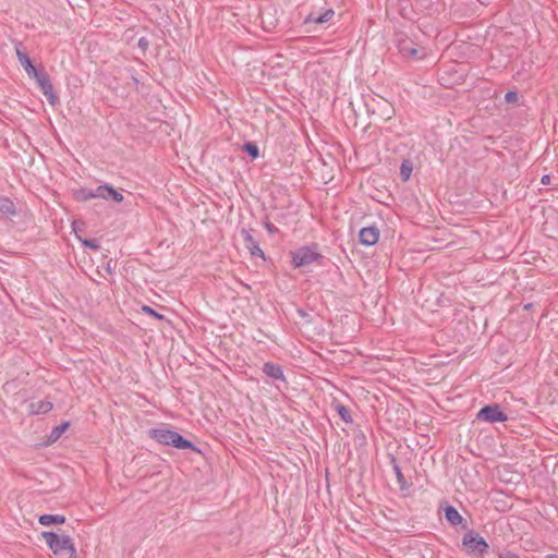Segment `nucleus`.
<instances>
[{
    "mask_svg": "<svg viewBox=\"0 0 558 558\" xmlns=\"http://www.w3.org/2000/svg\"><path fill=\"white\" fill-rule=\"evenodd\" d=\"M41 536L56 556L60 558H77L74 543L69 535L43 532Z\"/></svg>",
    "mask_w": 558,
    "mask_h": 558,
    "instance_id": "nucleus-1",
    "label": "nucleus"
},
{
    "mask_svg": "<svg viewBox=\"0 0 558 558\" xmlns=\"http://www.w3.org/2000/svg\"><path fill=\"white\" fill-rule=\"evenodd\" d=\"M150 438L161 445L172 446L178 449H191L199 452L197 447L190 440L182 437L179 433L167 428H151L148 432Z\"/></svg>",
    "mask_w": 558,
    "mask_h": 558,
    "instance_id": "nucleus-2",
    "label": "nucleus"
},
{
    "mask_svg": "<svg viewBox=\"0 0 558 558\" xmlns=\"http://www.w3.org/2000/svg\"><path fill=\"white\" fill-rule=\"evenodd\" d=\"M291 255L292 264L298 268L308 266L315 262L320 264L324 258L323 255L317 252V245L302 246L292 252Z\"/></svg>",
    "mask_w": 558,
    "mask_h": 558,
    "instance_id": "nucleus-3",
    "label": "nucleus"
},
{
    "mask_svg": "<svg viewBox=\"0 0 558 558\" xmlns=\"http://www.w3.org/2000/svg\"><path fill=\"white\" fill-rule=\"evenodd\" d=\"M462 545L468 554L482 556L488 550L487 542L475 531H468L462 538Z\"/></svg>",
    "mask_w": 558,
    "mask_h": 558,
    "instance_id": "nucleus-4",
    "label": "nucleus"
},
{
    "mask_svg": "<svg viewBox=\"0 0 558 558\" xmlns=\"http://www.w3.org/2000/svg\"><path fill=\"white\" fill-rule=\"evenodd\" d=\"M478 421L488 423H501L508 421V415L500 409L499 404L483 407L476 414Z\"/></svg>",
    "mask_w": 558,
    "mask_h": 558,
    "instance_id": "nucleus-5",
    "label": "nucleus"
},
{
    "mask_svg": "<svg viewBox=\"0 0 558 558\" xmlns=\"http://www.w3.org/2000/svg\"><path fill=\"white\" fill-rule=\"evenodd\" d=\"M38 84L39 89L46 96L48 102L50 105H56L58 102V97L53 92V86L50 82V77L46 71L37 72V75H33Z\"/></svg>",
    "mask_w": 558,
    "mask_h": 558,
    "instance_id": "nucleus-6",
    "label": "nucleus"
},
{
    "mask_svg": "<svg viewBox=\"0 0 558 558\" xmlns=\"http://www.w3.org/2000/svg\"><path fill=\"white\" fill-rule=\"evenodd\" d=\"M241 235L244 240L245 247L250 251L252 256H259L262 258H265L264 252L259 247L258 242L253 238L250 230L242 229Z\"/></svg>",
    "mask_w": 558,
    "mask_h": 558,
    "instance_id": "nucleus-7",
    "label": "nucleus"
},
{
    "mask_svg": "<svg viewBox=\"0 0 558 558\" xmlns=\"http://www.w3.org/2000/svg\"><path fill=\"white\" fill-rule=\"evenodd\" d=\"M335 15L332 9H326L324 12L312 11L305 19L304 24H325L329 22Z\"/></svg>",
    "mask_w": 558,
    "mask_h": 558,
    "instance_id": "nucleus-8",
    "label": "nucleus"
},
{
    "mask_svg": "<svg viewBox=\"0 0 558 558\" xmlns=\"http://www.w3.org/2000/svg\"><path fill=\"white\" fill-rule=\"evenodd\" d=\"M359 236H360V242L363 245L371 246V245H374L377 243L378 238H379V231L375 227L362 228Z\"/></svg>",
    "mask_w": 558,
    "mask_h": 558,
    "instance_id": "nucleus-9",
    "label": "nucleus"
},
{
    "mask_svg": "<svg viewBox=\"0 0 558 558\" xmlns=\"http://www.w3.org/2000/svg\"><path fill=\"white\" fill-rule=\"evenodd\" d=\"M21 44H17L15 46V51H16V57L21 63V65L24 68V70L26 71V73L32 77L33 75H37V69L33 65L29 57L27 56L26 52H24L22 49H21Z\"/></svg>",
    "mask_w": 558,
    "mask_h": 558,
    "instance_id": "nucleus-10",
    "label": "nucleus"
},
{
    "mask_svg": "<svg viewBox=\"0 0 558 558\" xmlns=\"http://www.w3.org/2000/svg\"><path fill=\"white\" fill-rule=\"evenodd\" d=\"M263 372L274 379H281L284 380V375L282 367L278 364H274L271 362H267L263 366Z\"/></svg>",
    "mask_w": 558,
    "mask_h": 558,
    "instance_id": "nucleus-11",
    "label": "nucleus"
},
{
    "mask_svg": "<svg viewBox=\"0 0 558 558\" xmlns=\"http://www.w3.org/2000/svg\"><path fill=\"white\" fill-rule=\"evenodd\" d=\"M446 520L453 526L460 525L463 521V518L458 512V510L450 505H447L444 509Z\"/></svg>",
    "mask_w": 558,
    "mask_h": 558,
    "instance_id": "nucleus-12",
    "label": "nucleus"
},
{
    "mask_svg": "<svg viewBox=\"0 0 558 558\" xmlns=\"http://www.w3.org/2000/svg\"><path fill=\"white\" fill-rule=\"evenodd\" d=\"M52 409V402L49 400H39L29 404V412L32 414H46Z\"/></svg>",
    "mask_w": 558,
    "mask_h": 558,
    "instance_id": "nucleus-13",
    "label": "nucleus"
},
{
    "mask_svg": "<svg viewBox=\"0 0 558 558\" xmlns=\"http://www.w3.org/2000/svg\"><path fill=\"white\" fill-rule=\"evenodd\" d=\"M0 214L12 217L16 214L14 203L8 197H0Z\"/></svg>",
    "mask_w": 558,
    "mask_h": 558,
    "instance_id": "nucleus-14",
    "label": "nucleus"
},
{
    "mask_svg": "<svg viewBox=\"0 0 558 558\" xmlns=\"http://www.w3.org/2000/svg\"><path fill=\"white\" fill-rule=\"evenodd\" d=\"M65 522L64 515L59 514H43L39 517V523L41 525H50V524H63Z\"/></svg>",
    "mask_w": 558,
    "mask_h": 558,
    "instance_id": "nucleus-15",
    "label": "nucleus"
},
{
    "mask_svg": "<svg viewBox=\"0 0 558 558\" xmlns=\"http://www.w3.org/2000/svg\"><path fill=\"white\" fill-rule=\"evenodd\" d=\"M399 51L404 57H410L412 59H418L420 58L418 49L413 47V46H410V44L407 43V41H403V43L400 44Z\"/></svg>",
    "mask_w": 558,
    "mask_h": 558,
    "instance_id": "nucleus-16",
    "label": "nucleus"
},
{
    "mask_svg": "<svg viewBox=\"0 0 558 558\" xmlns=\"http://www.w3.org/2000/svg\"><path fill=\"white\" fill-rule=\"evenodd\" d=\"M69 426H70L69 422H63L60 425L53 427V429L51 430L49 438H48L49 441L50 442L57 441L62 436V434L68 429Z\"/></svg>",
    "mask_w": 558,
    "mask_h": 558,
    "instance_id": "nucleus-17",
    "label": "nucleus"
},
{
    "mask_svg": "<svg viewBox=\"0 0 558 558\" xmlns=\"http://www.w3.org/2000/svg\"><path fill=\"white\" fill-rule=\"evenodd\" d=\"M252 159H256L259 156V149L257 145L253 142H246L242 148Z\"/></svg>",
    "mask_w": 558,
    "mask_h": 558,
    "instance_id": "nucleus-18",
    "label": "nucleus"
},
{
    "mask_svg": "<svg viewBox=\"0 0 558 558\" xmlns=\"http://www.w3.org/2000/svg\"><path fill=\"white\" fill-rule=\"evenodd\" d=\"M109 189H110L109 184H104V185L97 186L95 190H93V197L108 199Z\"/></svg>",
    "mask_w": 558,
    "mask_h": 558,
    "instance_id": "nucleus-19",
    "label": "nucleus"
},
{
    "mask_svg": "<svg viewBox=\"0 0 558 558\" xmlns=\"http://www.w3.org/2000/svg\"><path fill=\"white\" fill-rule=\"evenodd\" d=\"M336 410L338 412V414L340 415L341 420L345 423H352V417H351V414H350V411L347 407H344L343 404L341 403H338L336 405Z\"/></svg>",
    "mask_w": 558,
    "mask_h": 558,
    "instance_id": "nucleus-20",
    "label": "nucleus"
},
{
    "mask_svg": "<svg viewBox=\"0 0 558 558\" xmlns=\"http://www.w3.org/2000/svg\"><path fill=\"white\" fill-rule=\"evenodd\" d=\"M412 173V163L409 160H404L400 167V175L403 181H408Z\"/></svg>",
    "mask_w": 558,
    "mask_h": 558,
    "instance_id": "nucleus-21",
    "label": "nucleus"
},
{
    "mask_svg": "<svg viewBox=\"0 0 558 558\" xmlns=\"http://www.w3.org/2000/svg\"><path fill=\"white\" fill-rule=\"evenodd\" d=\"M75 195L78 201H88L94 198L92 189H81L76 191Z\"/></svg>",
    "mask_w": 558,
    "mask_h": 558,
    "instance_id": "nucleus-22",
    "label": "nucleus"
},
{
    "mask_svg": "<svg viewBox=\"0 0 558 558\" xmlns=\"http://www.w3.org/2000/svg\"><path fill=\"white\" fill-rule=\"evenodd\" d=\"M393 471L396 473V477H397L398 483L400 484L401 489H403L405 486V480L401 472L400 466L397 464L395 459H393Z\"/></svg>",
    "mask_w": 558,
    "mask_h": 558,
    "instance_id": "nucleus-23",
    "label": "nucleus"
},
{
    "mask_svg": "<svg viewBox=\"0 0 558 558\" xmlns=\"http://www.w3.org/2000/svg\"><path fill=\"white\" fill-rule=\"evenodd\" d=\"M109 198H111L116 203H121L123 201V195L110 185V189L108 192V199Z\"/></svg>",
    "mask_w": 558,
    "mask_h": 558,
    "instance_id": "nucleus-24",
    "label": "nucleus"
},
{
    "mask_svg": "<svg viewBox=\"0 0 558 558\" xmlns=\"http://www.w3.org/2000/svg\"><path fill=\"white\" fill-rule=\"evenodd\" d=\"M142 310H143V312L149 314L150 316H153V317H155V318H157L159 320H162L165 318L163 315L157 313L155 310H153L151 307H149L147 305H144L142 307Z\"/></svg>",
    "mask_w": 558,
    "mask_h": 558,
    "instance_id": "nucleus-25",
    "label": "nucleus"
},
{
    "mask_svg": "<svg viewBox=\"0 0 558 558\" xmlns=\"http://www.w3.org/2000/svg\"><path fill=\"white\" fill-rule=\"evenodd\" d=\"M505 100L508 104L517 102L518 101V93L514 90H509L505 95Z\"/></svg>",
    "mask_w": 558,
    "mask_h": 558,
    "instance_id": "nucleus-26",
    "label": "nucleus"
},
{
    "mask_svg": "<svg viewBox=\"0 0 558 558\" xmlns=\"http://www.w3.org/2000/svg\"><path fill=\"white\" fill-rule=\"evenodd\" d=\"M82 243H83L84 246L89 247V248L95 250V251L100 247L98 242H97V240H87V239H85V240L82 241Z\"/></svg>",
    "mask_w": 558,
    "mask_h": 558,
    "instance_id": "nucleus-27",
    "label": "nucleus"
},
{
    "mask_svg": "<svg viewBox=\"0 0 558 558\" xmlns=\"http://www.w3.org/2000/svg\"><path fill=\"white\" fill-rule=\"evenodd\" d=\"M137 46L143 49V50H146L149 46V41L146 37H141L137 41Z\"/></svg>",
    "mask_w": 558,
    "mask_h": 558,
    "instance_id": "nucleus-28",
    "label": "nucleus"
},
{
    "mask_svg": "<svg viewBox=\"0 0 558 558\" xmlns=\"http://www.w3.org/2000/svg\"><path fill=\"white\" fill-rule=\"evenodd\" d=\"M265 228L267 229V231H268L269 233H276V232H278V229H277L272 223H270L269 221H266V222H265Z\"/></svg>",
    "mask_w": 558,
    "mask_h": 558,
    "instance_id": "nucleus-29",
    "label": "nucleus"
},
{
    "mask_svg": "<svg viewBox=\"0 0 558 558\" xmlns=\"http://www.w3.org/2000/svg\"><path fill=\"white\" fill-rule=\"evenodd\" d=\"M541 183L544 184V185H548L550 184V175L549 174H544L541 179Z\"/></svg>",
    "mask_w": 558,
    "mask_h": 558,
    "instance_id": "nucleus-30",
    "label": "nucleus"
},
{
    "mask_svg": "<svg viewBox=\"0 0 558 558\" xmlns=\"http://www.w3.org/2000/svg\"><path fill=\"white\" fill-rule=\"evenodd\" d=\"M499 558H520V557L512 553H506V554L500 555Z\"/></svg>",
    "mask_w": 558,
    "mask_h": 558,
    "instance_id": "nucleus-31",
    "label": "nucleus"
},
{
    "mask_svg": "<svg viewBox=\"0 0 558 558\" xmlns=\"http://www.w3.org/2000/svg\"><path fill=\"white\" fill-rule=\"evenodd\" d=\"M545 558H558V556H557V555H555V554H549V555H547Z\"/></svg>",
    "mask_w": 558,
    "mask_h": 558,
    "instance_id": "nucleus-32",
    "label": "nucleus"
}]
</instances>
